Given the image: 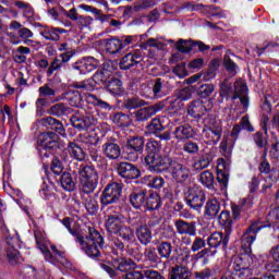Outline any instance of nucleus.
Instances as JSON below:
<instances>
[{
	"label": "nucleus",
	"mask_w": 279,
	"mask_h": 279,
	"mask_svg": "<svg viewBox=\"0 0 279 279\" xmlns=\"http://www.w3.org/2000/svg\"><path fill=\"white\" fill-rule=\"evenodd\" d=\"M118 173L125 180H136L141 178V170L136 166L128 162H121L118 167Z\"/></svg>",
	"instance_id": "nucleus-21"
},
{
	"label": "nucleus",
	"mask_w": 279,
	"mask_h": 279,
	"mask_svg": "<svg viewBox=\"0 0 279 279\" xmlns=\"http://www.w3.org/2000/svg\"><path fill=\"white\" fill-rule=\"evenodd\" d=\"M85 99H86L87 104L97 106L101 110H112V107L110 106V104L97 98V96H95L93 94L85 95Z\"/></svg>",
	"instance_id": "nucleus-37"
},
{
	"label": "nucleus",
	"mask_w": 279,
	"mask_h": 279,
	"mask_svg": "<svg viewBox=\"0 0 279 279\" xmlns=\"http://www.w3.org/2000/svg\"><path fill=\"white\" fill-rule=\"evenodd\" d=\"M144 182H146L149 189H162L165 186V179L161 177L145 175Z\"/></svg>",
	"instance_id": "nucleus-41"
},
{
	"label": "nucleus",
	"mask_w": 279,
	"mask_h": 279,
	"mask_svg": "<svg viewBox=\"0 0 279 279\" xmlns=\"http://www.w3.org/2000/svg\"><path fill=\"white\" fill-rule=\"evenodd\" d=\"M40 36L46 40H60V35L56 27H45L40 31Z\"/></svg>",
	"instance_id": "nucleus-46"
},
{
	"label": "nucleus",
	"mask_w": 279,
	"mask_h": 279,
	"mask_svg": "<svg viewBox=\"0 0 279 279\" xmlns=\"http://www.w3.org/2000/svg\"><path fill=\"white\" fill-rule=\"evenodd\" d=\"M236 99L240 100V104H242L244 108L250 106V99L247 98V85L241 80H238L234 83L233 100Z\"/></svg>",
	"instance_id": "nucleus-20"
},
{
	"label": "nucleus",
	"mask_w": 279,
	"mask_h": 279,
	"mask_svg": "<svg viewBox=\"0 0 279 279\" xmlns=\"http://www.w3.org/2000/svg\"><path fill=\"white\" fill-rule=\"evenodd\" d=\"M194 46L195 44H193V41L184 39H180L175 44L178 51H180L181 53H191V51H193Z\"/></svg>",
	"instance_id": "nucleus-49"
},
{
	"label": "nucleus",
	"mask_w": 279,
	"mask_h": 279,
	"mask_svg": "<svg viewBox=\"0 0 279 279\" xmlns=\"http://www.w3.org/2000/svg\"><path fill=\"white\" fill-rule=\"evenodd\" d=\"M157 252L161 258H171V252H173V246L169 242H161L157 246Z\"/></svg>",
	"instance_id": "nucleus-45"
},
{
	"label": "nucleus",
	"mask_w": 279,
	"mask_h": 279,
	"mask_svg": "<svg viewBox=\"0 0 279 279\" xmlns=\"http://www.w3.org/2000/svg\"><path fill=\"white\" fill-rule=\"evenodd\" d=\"M105 226L109 234H118L119 230L124 226L123 215L120 213H109Z\"/></svg>",
	"instance_id": "nucleus-17"
},
{
	"label": "nucleus",
	"mask_w": 279,
	"mask_h": 279,
	"mask_svg": "<svg viewBox=\"0 0 279 279\" xmlns=\"http://www.w3.org/2000/svg\"><path fill=\"white\" fill-rule=\"evenodd\" d=\"M160 206H161L160 196L157 193H155V194H151L146 199L144 210H158Z\"/></svg>",
	"instance_id": "nucleus-40"
},
{
	"label": "nucleus",
	"mask_w": 279,
	"mask_h": 279,
	"mask_svg": "<svg viewBox=\"0 0 279 279\" xmlns=\"http://www.w3.org/2000/svg\"><path fill=\"white\" fill-rule=\"evenodd\" d=\"M211 108L213 104H210V100L204 102V100L197 99L190 104L187 114L194 117V119H199L201 117H204L208 110H211Z\"/></svg>",
	"instance_id": "nucleus-15"
},
{
	"label": "nucleus",
	"mask_w": 279,
	"mask_h": 279,
	"mask_svg": "<svg viewBox=\"0 0 279 279\" xmlns=\"http://www.w3.org/2000/svg\"><path fill=\"white\" fill-rule=\"evenodd\" d=\"M147 196L145 194V191L134 192L130 196V204L133 206V208L145 210V204H146Z\"/></svg>",
	"instance_id": "nucleus-29"
},
{
	"label": "nucleus",
	"mask_w": 279,
	"mask_h": 279,
	"mask_svg": "<svg viewBox=\"0 0 279 279\" xmlns=\"http://www.w3.org/2000/svg\"><path fill=\"white\" fill-rule=\"evenodd\" d=\"M143 149H145V138L141 136L129 138L126 142L128 160L136 162L138 160V154H143Z\"/></svg>",
	"instance_id": "nucleus-9"
},
{
	"label": "nucleus",
	"mask_w": 279,
	"mask_h": 279,
	"mask_svg": "<svg viewBox=\"0 0 279 279\" xmlns=\"http://www.w3.org/2000/svg\"><path fill=\"white\" fill-rule=\"evenodd\" d=\"M263 226L258 222L252 223L241 238V255H234L231 259L232 279H245L252 276V265L256 260V256L252 255V243L256 241V234L260 232Z\"/></svg>",
	"instance_id": "nucleus-1"
},
{
	"label": "nucleus",
	"mask_w": 279,
	"mask_h": 279,
	"mask_svg": "<svg viewBox=\"0 0 279 279\" xmlns=\"http://www.w3.org/2000/svg\"><path fill=\"white\" fill-rule=\"evenodd\" d=\"M270 254L272 256V259L275 260V265L270 266L268 265L267 268L269 271H279V244L271 248Z\"/></svg>",
	"instance_id": "nucleus-51"
},
{
	"label": "nucleus",
	"mask_w": 279,
	"mask_h": 279,
	"mask_svg": "<svg viewBox=\"0 0 279 279\" xmlns=\"http://www.w3.org/2000/svg\"><path fill=\"white\" fill-rule=\"evenodd\" d=\"M213 93H215V85L213 84H205L199 87V95L201 97H204V99L210 97Z\"/></svg>",
	"instance_id": "nucleus-58"
},
{
	"label": "nucleus",
	"mask_w": 279,
	"mask_h": 279,
	"mask_svg": "<svg viewBox=\"0 0 279 279\" xmlns=\"http://www.w3.org/2000/svg\"><path fill=\"white\" fill-rule=\"evenodd\" d=\"M144 256L146 260H149L150 263H158V260H160V257H158V254L156 253V248H146Z\"/></svg>",
	"instance_id": "nucleus-61"
},
{
	"label": "nucleus",
	"mask_w": 279,
	"mask_h": 279,
	"mask_svg": "<svg viewBox=\"0 0 279 279\" xmlns=\"http://www.w3.org/2000/svg\"><path fill=\"white\" fill-rule=\"evenodd\" d=\"M106 87L108 93H110V95H113L114 97H118L119 95H123V84L114 75L106 84Z\"/></svg>",
	"instance_id": "nucleus-30"
},
{
	"label": "nucleus",
	"mask_w": 279,
	"mask_h": 279,
	"mask_svg": "<svg viewBox=\"0 0 279 279\" xmlns=\"http://www.w3.org/2000/svg\"><path fill=\"white\" fill-rule=\"evenodd\" d=\"M37 144L39 149H53L58 146V134L50 133H41L38 136Z\"/></svg>",
	"instance_id": "nucleus-22"
},
{
	"label": "nucleus",
	"mask_w": 279,
	"mask_h": 279,
	"mask_svg": "<svg viewBox=\"0 0 279 279\" xmlns=\"http://www.w3.org/2000/svg\"><path fill=\"white\" fill-rule=\"evenodd\" d=\"M175 228L179 234H189L190 236H195V223L194 222H186L184 220H178L175 222Z\"/></svg>",
	"instance_id": "nucleus-31"
},
{
	"label": "nucleus",
	"mask_w": 279,
	"mask_h": 279,
	"mask_svg": "<svg viewBox=\"0 0 279 279\" xmlns=\"http://www.w3.org/2000/svg\"><path fill=\"white\" fill-rule=\"evenodd\" d=\"M102 154H105L109 160H117V158L121 156V147L112 142H107L102 145Z\"/></svg>",
	"instance_id": "nucleus-27"
},
{
	"label": "nucleus",
	"mask_w": 279,
	"mask_h": 279,
	"mask_svg": "<svg viewBox=\"0 0 279 279\" xmlns=\"http://www.w3.org/2000/svg\"><path fill=\"white\" fill-rule=\"evenodd\" d=\"M122 187L119 183H110L106 186L101 194L100 202L102 206H108L110 204H117L121 197Z\"/></svg>",
	"instance_id": "nucleus-10"
},
{
	"label": "nucleus",
	"mask_w": 279,
	"mask_h": 279,
	"mask_svg": "<svg viewBox=\"0 0 279 279\" xmlns=\"http://www.w3.org/2000/svg\"><path fill=\"white\" fill-rule=\"evenodd\" d=\"M40 125H44V128H49L50 130H53V126L58 123V120H56L52 117L43 118L39 121Z\"/></svg>",
	"instance_id": "nucleus-64"
},
{
	"label": "nucleus",
	"mask_w": 279,
	"mask_h": 279,
	"mask_svg": "<svg viewBox=\"0 0 279 279\" xmlns=\"http://www.w3.org/2000/svg\"><path fill=\"white\" fill-rule=\"evenodd\" d=\"M78 178L83 193L87 195L95 192L99 184V174L93 166H81L78 169Z\"/></svg>",
	"instance_id": "nucleus-5"
},
{
	"label": "nucleus",
	"mask_w": 279,
	"mask_h": 279,
	"mask_svg": "<svg viewBox=\"0 0 279 279\" xmlns=\"http://www.w3.org/2000/svg\"><path fill=\"white\" fill-rule=\"evenodd\" d=\"M112 121L119 128H129V125L132 123V119H130V116L125 113H116Z\"/></svg>",
	"instance_id": "nucleus-43"
},
{
	"label": "nucleus",
	"mask_w": 279,
	"mask_h": 279,
	"mask_svg": "<svg viewBox=\"0 0 279 279\" xmlns=\"http://www.w3.org/2000/svg\"><path fill=\"white\" fill-rule=\"evenodd\" d=\"M34 235L37 243L38 250L44 253L45 259L51 265H56L60 263V265H66V257H64V253L58 251L56 245H51L52 253L47 250V245H45V232L39 229H34Z\"/></svg>",
	"instance_id": "nucleus-4"
},
{
	"label": "nucleus",
	"mask_w": 279,
	"mask_h": 279,
	"mask_svg": "<svg viewBox=\"0 0 279 279\" xmlns=\"http://www.w3.org/2000/svg\"><path fill=\"white\" fill-rule=\"evenodd\" d=\"M173 135L179 143H182L186 138H193V128L190 124L179 125L174 129Z\"/></svg>",
	"instance_id": "nucleus-26"
},
{
	"label": "nucleus",
	"mask_w": 279,
	"mask_h": 279,
	"mask_svg": "<svg viewBox=\"0 0 279 279\" xmlns=\"http://www.w3.org/2000/svg\"><path fill=\"white\" fill-rule=\"evenodd\" d=\"M85 208L89 215H95V213L99 210V204L94 197L87 196L85 199Z\"/></svg>",
	"instance_id": "nucleus-50"
},
{
	"label": "nucleus",
	"mask_w": 279,
	"mask_h": 279,
	"mask_svg": "<svg viewBox=\"0 0 279 279\" xmlns=\"http://www.w3.org/2000/svg\"><path fill=\"white\" fill-rule=\"evenodd\" d=\"M199 182L203 184V186L213 189V184H215V177L213 175V172L208 170L202 172L199 175Z\"/></svg>",
	"instance_id": "nucleus-47"
},
{
	"label": "nucleus",
	"mask_w": 279,
	"mask_h": 279,
	"mask_svg": "<svg viewBox=\"0 0 279 279\" xmlns=\"http://www.w3.org/2000/svg\"><path fill=\"white\" fill-rule=\"evenodd\" d=\"M71 124L78 130V132H84V130H88L92 125H97V120L93 114H82L80 112L74 113L71 119Z\"/></svg>",
	"instance_id": "nucleus-11"
},
{
	"label": "nucleus",
	"mask_w": 279,
	"mask_h": 279,
	"mask_svg": "<svg viewBox=\"0 0 279 279\" xmlns=\"http://www.w3.org/2000/svg\"><path fill=\"white\" fill-rule=\"evenodd\" d=\"M204 123L205 129L203 130V136H205L209 143H219V141H221V134H223L221 120L209 117L204 120Z\"/></svg>",
	"instance_id": "nucleus-6"
},
{
	"label": "nucleus",
	"mask_w": 279,
	"mask_h": 279,
	"mask_svg": "<svg viewBox=\"0 0 279 279\" xmlns=\"http://www.w3.org/2000/svg\"><path fill=\"white\" fill-rule=\"evenodd\" d=\"M145 104V100H142L141 98H130L125 102V108L129 110H135V108H141Z\"/></svg>",
	"instance_id": "nucleus-57"
},
{
	"label": "nucleus",
	"mask_w": 279,
	"mask_h": 279,
	"mask_svg": "<svg viewBox=\"0 0 279 279\" xmlns=\"http://www.w3.org/2000/svg\"><path fill=\"white\" fill-rule=\"evenodd\" d=\"M223 64L229 73H232V75H236V63L232 62V59H230V57L225 56Z\"/></svg>",
	"instance_id": "nucleus-60"
},
{
	"label": "nucleus",
	"mask_w": 279,
	"mask_h": 279,
	"mask_svg": "<svg viewBox=\"0 0 279 279\" xmlns=\"http://www.w3.org/2000/svg\"><path fill=\"white\" fill-rule=\"evenodd\" d=\"M254 206V197L248 196L247 198H243L240 201V204L238 206L232 207L233 217L234 219L239 218L241 210H250Z\"/></svg>",
	"instance_id": "nucleus-34"
},
{
	"label": "nucleus",
	"mask_w": 279,
	"mask_h": 279,
	"mask_svg": "<svg viewBox=\"0 0 279 279\" xmlns=\"http://www.w3.org/2000/svg\"><path fill=\"white\" fill-rule=\"evenodd\" d=\"M146 47H155L156 49H163L165 47H167V43L162 40V37L149 38L146 41Z\"/></svg>",
	"instance_id": "nucleus-55"
},
{
	"label": "nucleus",
	"mask_w": 279,
	"mask_h": 279,
	"mask_svg": "<svg viewBox=\"0 0 279 279\" xmlns=\"http://www.w3.org/2000/svg\"><path fill=\"white\" fill-rule=\"evenodd\" d=\"M181 265L172 268L170 274L171 279H189V263H191V254L185 253L183 257L179 258Z\"/></svg>",
	"instance_id": "nucleus-16"
},
{
	"label": "nucleus",
	"mask_w": 279,
	"mask_h": 279,
	"mask_svg": "<svg viewBox=\"0 0 279 279\" xmlns=\"http://www.w3.org/2000/svg\"><path fill=\"white\" fill-rule=\"evenodd\" d=\"M146 130L148 134H155L156 136H158L159 133H161L162 130H165V126L162 125V122L160 121V119L155 118L146 126Z\"/></svg>",
	"instance_id": "nucleus-42"
},
{
	"label": "nucleus",
	"mask_w": 279,
	"mask_h": 279,
	"mask_svg": "<svg viewBox=\"0 0 279 279\" xmlns=\"http://www.w3.org/2000/svg\"><path fill=\"white\" fill-rule=\"evenodd\" d=\"M105 49L112 56H121V51H123V40L119 38L107 39Z\"/></svg>",
	"instance_id": "nucleus-28"
},
{
	"label": "nucleus",
	"mask_w": 279,
	"mask_h": 279,
	"mask_svg": "<svg viewBox=\"0 0 279 279\" xmlns=\"http://www.w3.org/2000/svg\"><path fill=\"white\" fill-rule=\"evenodd\" d=\"M60 12L63 16H66V19H70V21H77L80 17V14L77 13V10L75 8L70 9L66 11V9L61 8Z\"/></svg>",
	"instance_id": "nucleus-59"
},
{
	"label": "nucleus",
	"mask_w": 279,
	"mask_h": 279,
	"mask_svg": "<svg viewBox=\"0 0 279 279\" xmlns=\"http://www.w3.org/2000/svg\"><path fill=\"white\" fill-rule=\"evenodd\" d=\"M62 226L75 238V241L81 245V250L89 256V258H97L101 254L104 247V238L97 230L90 228L89 235L83 236L80 232L71 229V218L66 217L61 220Z\"/></svg>",
	"instance_id": "nucleus-2"
},
{
	"label": "nucleus",
	"mask_w": 279,
	"mask_h": 279,
	"mask_svg": "<svg viewBox=\"0 0 279 279\" xmlns=\"http://www.w3.org/2000/svg\"><path fill=\"white\" fill-rule=\"evenodd\" d=\"M168 111L171 117H183L184 112H186L184 109V102L177 96L168 99Z\"/></svg>",
	"instance_id": "nucleus-24"
},
{
	"label": "nucleus",
	"mask_w": 279,
	"mask_h": 279,
	"mask_svg": "<svg viewBox=\"0 0 279 279\" xmlns=\"http://www.w3.org/2000/svg\"><path fill=\"white\" fill-rule=\"evenodd\" d=\"M72 66L80 75H86V73H93V71L99 66V60L94 57H84L82 60L76 61Z\"/></svg>",
	"instance_id": "nucleus-14"
},
{
	"label": "nucleus",
	"mask_w": 279,
	"mask_h": 279,
	"mask_svg": "<svg viewBox=\"0 0 279 279\" xmlns=\"http://www.w3.org/2000/svg\"><path fill=\"white\" fill-rule=\"evenodd\" d=\"M183 151H185V154H190V155H195L198 154L199 151V145H197V143L195 142H185L183 145Z\"/></svg>",
	"instance_id": "nucleus-53"
},
{
	"label": "nucleus",
	"mask_w": 279,
	"mask_h": 279,
	"mask_svg": "<svg viewBox=\"0 0 279 279\" xmlns=\"http://www.w3.org/2000/svg\"><path fill=\"white\" fill-rule=\"evenodd\" d=\"M162 146L157 141H149L146 144L147 156L144 159L148 171L160 173L169 167V157L161 155Z\"/></svg>",
	"instance_id": "nucleus-3"
},
{
	"label": "nucleus",
	"mask_w": 279,
	"mask_h": 279,
	"mask_svg": "<svg viewBox=\"0 0 279 279\" xmlns=\"http://www.w3.org/2000/svg\"><path fill=\"white\" fill-rule=\"evenodd\" d=\"M61 186L64 189V191H74L75 182L73 181L71 173L64 172L61 175Z\"/></svg>",
	"instance_id": "nucleus-48"
},
{
	"label": "nucleus",
	"mask_w": 279,
	"mask_h": 279,
	"mask_svg": "<svg viewBox=\"0 0 279 279\" xmlns=\"http://www.w3.org/2000/svg\"><path fill=\"white\" fill-rule=\"evenodd\" d=\"M142 61L143 54H141V50H136L135 52H130L124 56L120 62V66L123 71H128L129 69H132V66H136V64Z\"/></svg>",
	"instance_id": "nucleus-23"
},
{
	"label": "nucleus",
	"mask_w": 279,
	"mask_h": 279,
	"mask_svg": "<svg viewBox=\"0 0 279 279\" xmlns=\"http://www.w3.org/2000/svg\"><path fill=\"white\" fill-rule=\"evenodd\" d=\"M12 241V236H7V243L9 245L7 248V256L10 265H16V263H19V251L14 248V243Z\"/></svg>",
	"instance_id": "nucleus-35"
},
{
	"label": "nucleus",
	"mask_w": 279,
	"mask_h": 279,
	"mask_svg": "<svg viewBox=\"0 0 279 279\" xmlns=\"http://www.w3.org/2000/svg\"><path fill=\"white\" fill-rule=\"evenodd\" d=\"M220 208H221V205L219 204V201H217V198L208 199L205 205L206 217H209V219L217 217V215H219Z\"/></svg>",
	"instance_id": "nucleus-33"
},
{
	"label": "nucleus",
	"mask_w": 279,
	"mask_h": 279,
	"mask_svg": "<svg viewBox=\"0 0 279 279\" xmlns=\"http://www.w3.org/2000/svg\"><path fill=\"white\" fill-rule=\"evenodd\" d=\"M230 243V232L225 235L222 232H214L207 238V245L211 250H217V247H228Z\"/></svg>",
	"instance_id": "nucleus-19"
},
{
	"label": "nucleus",
	"mask_w": 279,
	"mask_h": 279,
	"mask_svg": "<svg viewBox=\"0 0 279 279\" xmlns=\"http://www.w3.org/2000/svg\"><path fill=\"white\" fill-rule=\"evenodd\" d=\"M165 171H171L172 178L177 182H185L189 179V175H191V170H189L187 167L182 166V163L171 161V158L169 159V165Z\"/></svg>",
	"instance_id": "nucleus-13"
},
{
	"label": "nucleus",
	"mask_w": 279,
	"mask_h": 279,
	"mask_svg": "<svg viewBox=\"0 0 279 279\" xmlns=\"http://www.w3.org/2000/svg\"><path fill=\"white\" fill-rule=\"evenodd\" d=\"M206 202V195L204 194V191L202 187H198L196 185H193L189 187L187 194H186V204L190 206V208H193V210H202L204 208V203Z\"/></svg>",
	"instance_id": "nucleus-8"
},
{
	"label": "nucleus",
	"mask_w": 279,
	"mask_h": 279,
	"mask_svg": "<svg viewBox=\"0 0 279 279\" xmlns=\"http://www.w3.org/2000/svg\"><path fill=\"white\" fill-rule=\"evenodd\" d=\"M136 235L142 245H149L151 243V230L147 226L137 228Z\"/></svg>",
	"instance_id": "nucleus-36"
},
{
	"label": "nucleus",
	"mask_w": 279,
	"mask_h": 279,
	"mask_svg": "<svg viewBox=\"0 0 279 279\" xmlns=\"http://www.w3.org/2000/svg\"><path fill=\"white\" fill-rule=\"evenodd\" d=\"M54 95H56V89L51 88L49 85H44L39 87V96L53 97Z\"/></svg>",
	"instance_id": "nucleus-63"
},
{
	"label": "nucleus",
	"mask_w": 279,
	"mask_h": 279,
	"mask_svg": "<svg viewBox=\"0 0 279 279\" xmlns=\"http://www.w3.org/2000/svg\"><path fill=\"white\" fill-rule=\"evenodd\" d=\"M93 17L88 15H78V19L76 20V25L80 27V29H84L86 27H90L93 25Z\"/></svg>",
	"instance_id": "nucleus-54"
},
{
	"label": "nucleus",
	"mask_w": 279,
	"mask_h": 279,
	"mask_svg": "<svg viewBox=\"0 0 279 279\" xmlns=\"http://www.w3.org/2000/svg\"><path fill=\"white\" fill-rule=\"evenodd\" d=\"M58 69H62V61L60 59H54L47 70V77H51L53 72L58 71Z\"/></svg>",
	"instance_id": "nucleus-62"
},
{
	"label": "nucleus",
	"mask_w": 279,
	"mask_h": 279,
	"mask_svg": "<svg viewBox=\"0 0 279 279\" xmlns=\"http://www.w3.org/2000/svg\"><path fill=\"white\" fill-rule=\"evenodd\" d=\"M68 153L70 154L71 158H74V160H78L80 162L86 158L84 149H82L77 143L70 142L68 144Z\"/></svg>",
	"instance_id": "nucleus-32"
},
{
	"label": "nucleus",
	"mask_w": 279,
	"mask_h": 279,
	"mask_svg": "<svg viewBox=\"0 0 279 279\" xmlns=\"http://www.w3.org/2000/svg\"><path fill=\"white\" fill-rule=\"evenodd\" d=\"M167 95H169V88L162 78H156L151 87H144L142 90V97L146 99H162Z\"/></svg>",
	"instance_id": "nucleus-7"
},
{
	"label": "nucleus",
	"mask_w": 279,
	"mask_h": 279,
	"mask_svg": "<svg viewBox=\"0 0 279 279\" xmlns=\"http://www.w3.org/2000/svg\"><path fill=\"white\" fill-rule=\"evenodd\" d=\"M16 204H19L20 208H22V210H24V213H26V215H29V210L32 208V199L27 198V197H22L15 201Z\"/></svg>",
	"instance_id": "nucleus-56"
},
{
	"label": "nucleus",
	"mask_w": 279,
	"mask_h": 279,
	"mask_svg": "<svg viewBox=\"0 0 279 279\" xmlns=\"http://www.w3.org/2000/svg\"><path fill=\"white\" fill-rule=\"evenodd\" d=\"M71 112H73V109L64 104H57L50 108V114H53L54 117H64L71 114Z\"/></svg>",
	"instance_id": "nucleus-38"
},
{
	"label": "nucleus",
	"mask_w": 279,
	"mask_h": 279,
	"mask_svg": "<svg viewBox=\"0 0 279 279\" xmlns=\"http://www.w3.org/2000/svg\"><path fill=\"white\" fill-rule=\"evenodd\" d=\"M113 75H117V69H114L112 62H107L104 63L101 71H98L94 74L93 80L95 84H102L106 86L112 80Z\"/></svg>",
	"instance_id": "nucleus-12"
},
{
	"label": "nucleus",
	"mask_w": 279,
	"mask_h": 279,
	"mask_svg": "<svg viewBox=\"0 0 279 279\" xmlns=\"http://www.w3.org/2000/svg\"><path fill=\"white\" fill-rule=\"evenodd\" d=\"M165 109V102H157L150 107L138 109L135 114V121H147V119H151L154 114L160 112V110Z\"/></svg>",
	"instance_id": "nucleus-18"
},
{
	"label": "nucleus",
	"mask_w": 279,
	"mask_h": 279,
	"mask_svg": "<svg viewBox=\"0 0 279 279\" xmlns=\"http://www.w3.org/2000/svg\"><path fill=\"white\" fill-rule=\"evenodd\" d=\"M113 265L119 271H130V269H134L136 267V264H134L132 259L128 258L116 259Z\"/></svg>",
	"instance_id": "nucleus-39"
},
{
	"label": "nucleus",
	"mask_w": 279,
	"mask_h": 279,
	"mask_svg": "<svg viewBox=\"0 0 279 279\" xmlns=\"http://www.w3.org/2000/svg\"><path fill=\"white\" fill-rule=\"evenodd\" d=\"M116 234H118L124 243H130V241L134 240V230L125 225H123Z\"/></svg>",
	"instance_id": "nucleus-44"
},
{
	"label": "nucleus",
	"mask_w": 279,
	"mask_h": 279,
	"mask_svg": "<svg viewBox=\"0 0 279 279\" xmlns=\"http://www.w3.org/2000/svg\"><path fill=\"white\" fill-rule=\"evenodd\" d=\"M217 180L220 184H222V186H228V182L230 180V177L228 175V172H226L228 170V163L226 162V160L223 158H219L217 160Z\"/></svg>",
	"instance_id": "nucleus-25"
},
{
	"label": "nucleus",
	"mask_w": 279,
	"mask_h": 279,
	"mask_svg": "<svg viewBox=\"0 0 279 279\" xmlns=\"http://www.w3.org/2000/svg\"><path fill=\"white\" fill-rule=\"evenodd\" d=\"M210 165V158L208 156H201L193 165L196 171H202V169H206Z\"/></svg>",
	"instance_id": "nucleus-52"
}]
</instances>
